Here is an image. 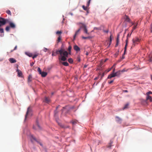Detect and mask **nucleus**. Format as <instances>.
Returning <instances> with one entry per match:
<instances>
[{"mask_svg": "<svg viewBox=\"0 0 152 152\" xmlns=\"http://www.w3.org/2000/svg\"><path fill=\"white\" fill-rule=\"evenodd\" d=\"M41 75L42 77H45L47 75V73L45 72H42V73L40 74Z\"/></svg>", "mask_w": 152, "mask_h": 152, "instance_id": "15", "label": "nucleus"}, {"mask_svg": "<svg viewBox=\"0 0 152 152\" xmlns=\"http://www.w3.org/2000/svg\"><path fill=\"white\" fill-rule=\"evenodd\" d=\"M87 7L86 6V7L84 5L82 6V8L84 10H87Z\"/></svg>", "mask_w": 152, "mask_h": 152, "instance_id": "34", "label": "nucleus"}, {"mask_svg": "<svg viewBox=\"0 0 152 152\" xmlns=\"http://www.w3.org/2000/svg\"><path fill=\"white\" fill-rule=\"evenodd\" d=\"M151 32H152V25L151 26Z\"/></svg>", "mask_w": 152, "mask_h": 152, "instance_id": "50", "label": "nucleus"}, {"mask_svg": "<svg viewBox=\"0 0 152 152\" xmlns=\"http://www.w3.org/2000/svg\"><path fill=\"white\" fill-rule=\"evenodd\" d=\"M6 12L8 15H11V12L9 10H7L6 11Z\"/></svg>", "mask_w": 152, "mask_h": 152, "instance_id": "30", "label": "nucleus"}, {"mask_svg": "<svg viewBox=\"0 0 152 152\" xmlns=\"http://www.w3.org/2000/svg\"><path fill=\"white\" fill-rule=\"evenodd\" d=\"M118 43H116V44L115 45V46L116 47H117L118 45Z\"/></svg>", "mask_w": 152, "mask_h": 152, "instance_id": "55", "label": "nucleus"}, {"mask_svg": "<svg viewBox=\"0 0 152 152\" xmlns=\"http://www.w3.org/2000/svg\"><path fill=\"white\" fill-rule=\"evenodd\" d=\"M119 34H118L117 35V39H119Z\"/></svg>", "mask_w": 152, "mask_h": 152, "instance_id": "49", "label": "nucleus"}, {"mask_svg": "<svg viewBox=\"0 0 152 152\" xmlns=\"http://www.w3.org/2000/svg\"><path fill=\"white\" fill-rule=\"evenodd\" d=\"M116 118H117L118 119H119V120H121V119L120 118H119L118 117H116Z\"/></svg>", "mask_w": 152, "mask_h": 152, "instance_id": "59", "label": "nucleus"}, {"mask_svg": "<svg viewBox=\"0 0 152 152\" xmlns=\"http://www.w3.org/2000/svg\"><path fill=\"white\" fill-rule=\"evenodd\" d=\"M38 56V54H36L34 55L32 57V58L34 59L35 58H36Z\"/></svg>", "mask_w": 152, "mask_h": 152, "instance_id": "36", "label": "nucleus"}, {"mask_svg": "<svg viewBox=\"0 0 152 152\" xmlns=\"http://www.w3.org/2000/svg\"><path fill=\"white\" fill-rule=\"evenodd\" d=\"M149 61H150V62H151L152 61V60L151 59H150L149 60Z\"/></svg>", "mask_w": 152, "mask_h": 152, "instance_id": "62", "label": "nucleus"}, {"mask_svg": "<svg viewBox=\"0 0 152 152\" xmlns=\"http://www.w3.org/2000/svg\"><path fill=\"white\" fill-rule=\"evenodd\" d=\"M62 64L65 66H67L69 65V64L67 62H65L62 63Z\"/></svg>", "mask_w": 152, "mask_h": 152, "instance_id": "24", "label": "nucleus"}, {"mask_svg": "<svg viewBox=\"0 0 152 152\" xmlns=\"http://www.w3.org/2000/svg\"><path fill=\"white\" fill-rule=\"evenodd\" d=\"M140 39L137 37L133 38L132 39L133 44L132 47L134 46L135 45L137 44L140 41Z\"/></svg>", "mask_w": 152, "mask_h": 152, "instance_id": "6", "label": "nucleus"}, {"mask_svg": "<svg viewBox=\"0 0 152 152\" xmlns=\"http://www.w3.org/2000/svg\"><path fill=\"white\" fill-rule=\"evenodd\" d=\"M56 54H55V53L54 52H53L52 55V56H55Z\"/></svg>", "mask_w": 152, "mask_h": 152, "instance_id": "47", "label": "nucleus"}, {"mask_svg": "<svg viewBox=\"0 0 152 152\" xmlns=\"http://www.w3.org/2000/svg\"><path fill=\"white\" fill-rule=\"evenodd\" d=\"M50 101V100L49 98L45 97V102L47 103H48Z\"/></svg>", "mask_w": 152, "mask_h": 152, "instance_id": "20", "label": "nucleus"}, {"mask_svg": "<svg viewBox=\"0 0 152 152\" xmlns=\"http://www.w3.org/2000/svg\"><path fill=\"white\" fill-rule=\"evenodd\" d=\"M152 94V92L151 91H149V92H147L146 93V96H149V94Z\"/></svg>", "mask_w": 152, "mask_h": 152, "instance_id": "29", "label": "nucleus"}, {"mask_svg": "<svg viewBox=\"0 0 152 152\" xmlns=\"http://www.w3.org/2000/svg\"><path fill=\"white\" fill-rule=\"evenodd\" d=\"M120 74V71H118L115 73H113L108 75L107 78L110 79L115 76H119Z\"/></svg>", "mask_w": 152, "mask_h": 152, "instance_id": "5", "label": "nucleus"}, {"mask_svg": "<svg viewBox=\"0 0 152 152\" xmlns=\"http://www.w3.org/2000/svg\"><path fill=\"white\" fill-rule=\"evenodd\" d=\"M32 78V76L31 75H29L28 77V82H30L31 81V79Z\"/></svg>", "mask_w": 152, "mask_h": 152, "instance_id": "19", "label": "nucleus"}, {"mask_svg": "<svg viewBox=\"0 0 152 152\" xmlns=\"http://www.w3.org/2000/svg\"><path fill=\"white\" fill-rule=\"evenodd\" d=\"M17 46H15V48H14V50H11V52H12L13 50H16L17 49Z\"/></svg>", "mask_w": 152, "mask_h": 152, "instance_id": "40", "label": "nucleus"}, {"mask_svg": "<svg viewBox=\"0 0 152 152\" xmlns=\"http://www.w3.org/2000/svg\"><path fill=\"white\" fill-rule=\"evenodd\" d=\"M97 79V78H96H96H94V80H96Z\"/></svg>", "mask_w": 152, "mask_h": 152, "instance_id": "64", "label": "nucleus"}, {"mask_svg": "<svg viewBox=\"0 0 152 152\" xmlns=\"http://www.w3.org/2000/svg\"><path fill=\"white\" fill-rule=\"evenodd\" d=\"M124 91L125 92H128V91L126 90Z\"/></svg>", "mask_w": 152, "mask_h": 152, "instance_id": "57", "label": "nucleus"}, {"mask_svg": "<svg viewBox=\"0 0 152 152\" xmlns=\"http://www.w3.org/2000/svg\"><path fill=\"white\" fill-rule=\"evenodd\" d=\"M32 110L30 107H28L27 110V111L26 114L25 116V118L24 120H26V118H27L28 115H29L31 116L32 115Z\"/></svg>", "mask_w": 152, "mask_h": 152, "instance_id": "7", "label": "nucleus"}, {"mask_svg": "<svg viewBox=\"0 0 152 152\" xmlns=\"http://www.w3.org/2000/svg\"><path fill=\"white\" fill-rule=\"evenodd\" d=\"M77 59H78V61H80V58L79 57H78L77 58Z\"/></svg>", "mask_w": 152, "mask_h": 152, "instance_id": "54", "label": "nucleus"}, {"mask_svg": "<svg viewBox=\"0 0 152 152\" xmlns=\"http://www.w3.org/2000/svg\"><path fill=\"white\" fill-rule=\"evenodd\" d=\"M6 24V22L4 20V18L0 17V33H3L4 31L3 29L1 27Z\"/></svg>", "mask_w": 152, "mask_h": 152, "instance_id": "3", "label": "nucleus"}, {"mask_svg": "<svg viewBox=\"0 0 152 152\" xmlns=\"http://www.w3.org/2000/svg\"><path fill=\"white\" fill-rule=\"evenodd\" d=\"M16 71L18 72V76L20 77H22L23 74L22 72L18 69H17Z\"/></svg>", "mask_w": 152, "mask_h": 152, "instance_id": "10", "label": "nucleus"}, {"mask_svg": "<svg viewBox=\"0 0 152 152\" xmlns=\"http://www.w3.org/2000/svg\"><path fill=\"white\" fill-rule=\"evenodd\" d=\"M57 113V112L56 111V110L54 112V115L55 117H56V114Z\"/></svg>", "mask_w": 152, "mask_h": 152, "instance_id": "44", "label": "nucleus"}, {"mask_svg": "<svg viewBox=\"0 0 152 152\" xmlns=\"http://www.w3.org/2000/svg\"><path fill=\"white\" fill-rule=\"evenodd\" d=\"M138 22H137L136 23V25H137V26L138 25Z\"/></svg>", "mask_w": 152, "mask_h": 152, "instance_id": "63", "label": "nucleus"}, {"mask_svg": "<svg viewBox=\"0 0 152 152\" xmlns=\"http://www.w3.org/2000/svg\"><path fill=\"white\" fill-rule=\"evenodd\" d=\"M37 71L39 72V74H40L41 73H42V72L41 71L40 68L39 67H38L37 69Z\"/></svg>", "mask_w": 152, "mask_h": 152, "instance_id": "32", "label": "nucleus"}, {"mask_svg": "<svg viewBox=\"0 0 152 152\" xmlns=\"http://www.w3.org/2000/svg\"><path fill=\"white\" fill-rule=\"evenodd\" d=\"M48 49L46 48H44L43 49V51L45 52H46L48 50Z\"/></svg>", "mask_w": 152, "mask_h": 152, "instance_id": "38", "label": "nucleus"}, {"mask_svg": "<svg viewBox=\"0 0 152 152\" xmlns=\"http://www.w3.org/2000/svg\"><path fill=\"white\" fill-rule=\"evenodd\" d=\"M74 49L76 51H79L80 50V48L76 45L74 46Z\"/></svg>", "mask_w": 152, "mask_h": 152, "instance_id": "12", "label": "nucleus"}, {"mask_svg": "<svg viewBox=\"0 0 152 152\" xmlns=\"http://www.w3.org/2000/svg\"><path fill=\"white\" fill-rule=\"evenodd\" d=\"M36 121L37 124H38L40 122L39 120H38L37 119Z\"/></svg>", "mask_w": 152, "mask_h": 152, "instance_id": "45", "label": "nucleus"}, {"mask_svg": "<svg viewBox=\"0 0 152 152\" xmlns=\"http://www.w3.org/2000/svg\"><path fill=\"white\" fill-rule=\"evenodd\" d=\"M119 39H116V43H119Z\"/></svg>", "mask_w": 152, "mask_h": 152, "instance_id": "51", "label": "nucleus"}, {"mask_svg": "<svg viewBox=\"0 0 152 152\" xmlns=\"http://www.w3.org/2000/svg\"><path fill=\"white\" fill-rule=\"evenodd\" d=\"M33 128L36 130H40L41 127L39 124H34L33 126Z\"/></svg>", "mask_w": 152, "mask_h": 152, "instance_id": "8", "label": "nucleus"}, {"mask_svg": "<svg viewBox=\"0 0 152 152\" xmlns=\"http://www.w3.org/2000/svg\"><path fill=\"white\" fill-rule=\"evenodd\" d=\"M113 80H112L111 81L109 82L108 83L109 84H111V83H113Z\"/></svg>", "mask_w": 152, "mask_h": 152, "instance_id": "48", "label": "nucleus"}, {"mask_svg": "<svg viewBox=\"0 0 152 152\" xmlns=\"http://www.w3.org/2000/svg\"><path fill=\"white\" fill-rule=\"evenodd\" d=\"M34 64V63H31V66H32Z\"/></svg>", "mask_w": 152, "mask_h": 152, "instance_id": "56", "label": "nucleus"}, {"mask_svg": "<svg viewBox=\"0 0 152 152\" xmlns=\"http://www.w3.org/2000/svg\"><path fill=\"white\" fill-rule=\"evenodd\" d=\"M77 24L79 26L80 29L82 28L83 29L84 31L86 34H89V33L88 32L86 26L85 24L80 22L78 23H77Z\"/></svg>", "mask_w": 152, "mask_h": 152, "instance_id": "2", "label": "nucleus"}, {"mask_svg": "<svg viewBox=\"0 0 152 152\" xmlns=\"http://www.w3.org/2000/svg\"><path fill=\"white\" fill-rule=\"evenodd\" d=\"M82 38L83 39H88V38H89V37H84L83 36V37H82Z\"/></svg>", "mask_w": 152, "mask_h": 152, "instance_id": "46", "label": "nucleus"}, {"mask_svg": "<svg viewBox=\"0 0 152 152\" xmlns=\"http://www.w3.org/2000/svg\"><path fill=\"white\" fill-rule=\"evenodd\" d=\"M146 100H149L150 102H152V98L150 96H146Z\"/></svg>", "mask_w": 152, "mask_h": 152, "instance_id": "14", "label": "nucleus"}, {"mask_svg": "<svg viewBox=\"0 0 152 152\" xmlns=\"http://www.w3.org/2000/svg\"><path fill=\"white\" fill-rule=\"evenodd\" d=\"M127 70H125V69H123L122 71H121L122 72H124L125 71H127Z\"/></svg>", "mask_w": 152, "mask_h": 152, "instance_id": "52", "label": "nucleus"}, {"mask_svg": "<svg viewBox=\"0 0 152 152\" xmlns=\"http://www.w3.org/2000/svg\"><path fill=\"white\" fill-rule=\"evenodd\" d=\"M115 71V68H114V69H113V73H114Z\"/></svg>", "mask_w": 152, "mask_h": 152, "instance_id": "60", "label": "nucleus"}, {"mask_svg": "<svg viewBox=\"0 0 152 152\" xmlns=\"http://www.w3.org/2000/svg\"><path fill=\"white\" fill-rule=\"evenodd\" d=\"M80 28L79 29L75 32V35L74 36V39H75V37L76 36L79 34V33H80Z\"/></svg>", "mask_w": 152, "mask_h": 152, "instance_id": "11", "label": "nucleus"}, {"mask_svg": "<svg viewBox=\"0 0 152 152\" xmlns=\"http://www.w3.org/2000/svg\"><path fill=\"white\" fill-rule=\"evenodd\" d=\"M9 61L11 63H13L16 62V60L13 58H10L9 59Z\"/></svg>", "mask_w": 152, "mask_h": 152, "instance_id": "13", "label": "nucleus"}, {"mask_svg": "<svg viewBox=\"0 0 152 152\" xmlns=\"http://www.w3.org/2000/svg\"><path fill=\"white\" fill-rule=\"evenodd\" d=\"M111 42H110V41L109 43V45H110L111 44Z\"/></svg>", "mask_w": 152, "mask_h": 152, "instance_id": "61", "label": "nucleus"}, {"mask_svg": "<svg viewBox=\"0 0 152 152\" xmlns=\"http://www.w3.org/2000/svg\"><path fill=\"white\" fill-rule=\"evenodd\" d=\"M32 139L36 141V142H37L38 143H39L40 144V145L42 146V144L41 142L37 140L36 138L35 137H34L33 135H31V140L32 142Z\"/></svg>", "mask_w": 152, "mask_h": 152, "instance_id": "9", "label": "nucleus"}, {"mask_svg": "<svg viewBox=\"0 0 152 152\" xmlns=\"http://www.w3.org/2000/svg\"><path fill=\"white\" fill-rule=\"evenodd\" d=\"M103 31L104 32H105V33H107L108 32V30H103Z\"/></svg>", "mask_w": 152, "mask_h": 152, "instance_id": "42", "label": "nucleus"}, {"mask_svg": "<svg viewBox=\"0 0 152 152\" xmlns=\"http://www.w3.org/2000/svg\"><path fill=\"white\" fill-rule=\"evenodd\" d=\"M137 25H134V27H133V28L132 30V32L136 28H137Z\"/></svg>", "mask_w": 152, "mask_h": 152, "instance_id": "33", "label": "nucleus"}, {"mask_svg": "<svg viewBox=\"0 0 152 152\" xmlns=\"http://www.w3.org/2000/svg\"><path fill=\"white\" fill-rule=\"evenodd\" d=\"M91 0H89L88 1V3L87 4V7H88L89 6L90 3V2Z\"/></svg>", "mask_w": 152, "mask_h": 152, "instance_id": "39", "label": "nucleus"}, {"mask_svg": "<svg viewBox=\"0 0 152 152\" xmlns=\"http://www.w3.org/2000/svg\"><path fill=\"white\" fill-rule=\"evenodd\" d=\"M68 61V62L71 64H72L73 62V59L72 58H69Z\"/></svg>", "mask_w": 152, "mask_h": 152, "instance_id": "26", "label": "nucleus"}, {"mask_svg": "<svg viewBox=\"0 0 152 152\" xmlns=\"http://www.w3.org/2000/svg\"><path fill=\"white\" fill-rule=\"evenodd\" d=\"M60 126L62 128H65V127L64 126V124H59Z\"/></svg>", "mask_w": 152, "mask_h": 152, "instance_id": "37", "label": "nucleus"}, {"mask_svg": "<svg viewBox=\"0 0 152 152\" xmlns=\"http://www.w3.org/2000/svg\"><path fill=\"white\" fill-rule=\"evenodd\" d=\"M56 54H60V55L59 57V59L64 61H65L68 57V53L67 52L65 51L64 49H61L59 50H56Z\"/></svg>", "mask_w": 152, "mask_h": 152, "instance_id": "1", "label": "nucleus"}, {"mask_svg": "<svg viewBox=\"0 0 152 152\" xmlns=\"http://www.w3.org/2000/svg\"><path fill=\"white\" fill-rule=\"evenodd\" d=\"M103 28L104 26H101L99 27H94V30H101L102 29V28Z\"/></svg>", "mask_w": 152, "mask_h": 152, "instance_id": "17", "label": "nucleus"}, {"mask_svg": "<svg viewBox=\"0 0 152 152\" xmlns=\"http://www.w3.org/2000/svg\"><path fill=\"white\" fill-rule=\"evenodd\" d=\"M26 54L30 57H32L33 56L32 54L31 53H26Z\"/></svg>", "mask_w": 152, "mask_h": 152, "instance_id": "25", "label": "nucleus"}, {"mask_svg": "<svg viewBox=\"0 0 152 152\" xmlns=\"http://www.w3.org/2000/svg\"><path fill=\"white\" fill-rule=\"evenodd\" d=\"M112 35L111 34L110 37V42H112Z\"/></svg>", "mask_w": 152, "mask_h": 152, "instance_id": "43", "label": "nucleus"}, {"mask_svg": "<svg viewBox=\"0 0 152 152\" xmlns=\"http://www.w3.org/2000/svg\"><path fill=\"white\" fill-rule=\"evenodd\" d=\"M86 55H87H87H88V52H87L86 53Z\"/></svg>", "mask_w": 152, "mask_h": 152, "instance_id": "58", "label": "nucleus"}, {"mask_svg": "<svg viewBox=\"0 0 152 152\" xmlns=\"http://www.w3.org/2000/svg\"><path fill=\"white\" fill-rule=\"evenodd\" d=\"M129 105V104H126L124 107H123V109H125L127 108H128V107Z\"/></svg>", "mask_w": 152, "mask_h": 152, "instance_id": "28", "label": "nucleus"}, {"mask_svg": "<svg viewBox=\"0 0 152 152\" xmlns=\"http://www.w3.org/2000/svg\"><path fill=\"white\" fill-rule=\"evenodd\" d=\"M124 58H125L124 55H123L122 57V59H123Z\"/></svg>", "mask_w": 152, "mask_h": 152, "instance_id": "53", "label": "nucleus"}, {"mask_svg": "<svg viewBox=\"0 0 152 152\" xmlns=\"http://www.w3.org/2000/svg\"><path fill=\"white\" fill-rule=\"evenodd\" d=\"M61 40V37L60 36H59V37L58 38L57 41L58 42H60Z\"/></svg>", "mask_w": 152, "mask_h": 152, "instance_id": "35", "label": "nucleus"}, {"mask_svg": "<svg viewBox=\"0 0 152 152\" xmlns=\"http://www.w3.org/2000/svg\"><path fill=\"white\" fill-rule=\"evenodd\" d=\"M72 49V47L71 46H69L68 48V50L69 51V54H70L71 50Z\"/></svg>", "mask_w": 152, "mask_h": 152, "instance_id": "31", "label": "nucleus"}, {"mask_svg": "<svg viewBox=\"0 0 152 152\" xmlns=\"http://www.w3.org/2000/svg\"><path fill=\"white\" fill-rule=\"evenodd\" d=\"M113 143V142L111 141H110V143H109V145H107V147L110 148L112 146V144Z\"/></svg>", "mask_w": 152, "mask_h": 152, "instance_id": "22", "label": "nucleus"}, {"mask_svg": "<svg viewBox=\"0 0 152 152\" xmlns=\"http://www.w3.org/2000/svg\"><path fill=\"white\" fill-rule=\"evenodd\" d=\"M4 20L6 22V24L7 23H9L10 27L12 28H14L15 27V24L13 22H11L9 19H5L4 18Z\"/></svg>", "mask_w": 152, "mask_h": 152, "instance_id": "4", "label": "nucleus"}, {"mask_svg": "<svg viewBox=\"0 0 152 152\" xmlns=\"http://www.w3.org/2000/svg\"><path fill=\"white\" fill-rule=\"evenodd\" d=\"M127 43H126V44H125V47L124 48V52L123 54V55H124L125 54L126 51V49H127Z\"/></svg>", "mask_w": 152, "mask_h": 152, "instance_id": "21", "label": "nucleus"}, {"mask_svg": "<svg viewBox=\"0 0 152 152\" xmlns=\"http://www.w3.org/2000/svg\"><path fill=\"white\" fill-rule=\"evenodd\" d=\"M10 27L9 26H7L5 28L6 31H9L10 29Z\"/></svg>", "mask_w": 152, "mask_h": 152, "instance_id": "27", "label": "nucleus"}, {"mask_svg": "<svg viewBox=\"0 0 152 152\" xmlns=\"http://www.w3.org/2000/svg\"><path fill=\"white\" fill-rule=\"evenodd\" d=\"M124 18L125 19V20L127 22H129L130 21V19L129 18V17L126 16L125 15Z\"/></svg>", "mask_w": 152, "mask_h": 152, "instance_id": "18", "label": "nucleus"}, {"mask_svg": "<svg viewBox=\"0 0 152 152\" xmlns=\"http://www.w3.org/2000/svg\"><path fill=\"white\" fill-rule=\"evenodd\" d=\"M71 123H72V124H74L77 123H79V122L78 121H77L75 120H72L71 121Z\"/></svg>", "mask_w": 152, "mask_h": 152, "instance_id": "23", "label": "nucleus"}, {"mask_svg": "<svg viewBox=\"0 0 152 152\" xmlns=\"http://www.w3.org/2000/svg\"><path fill=\"white\" fill-rule=\"evenodd\" d=\"M131 34L132 33L130 34H128L127 35L126 37V43H127V45H128V37H130Z\"/></svg>", "mask_w": 152, "mask_h": 152, "instance_id": "16", "label": "nucleus"}, {"mask_svg": "<svg viewBox=\"0 0 152 152\" xmlns=\"http://www.w3.org/2000/svg\"><path fill=\"white\" fill-rule=\"evenodd\" d=\"M61 31H57L56 32V34H61Z\"/></svg>", "mask_w": 152, "mask_h": 152, "instance_id": "41", "label": "nucleus"}]
</instances>
